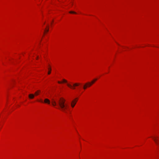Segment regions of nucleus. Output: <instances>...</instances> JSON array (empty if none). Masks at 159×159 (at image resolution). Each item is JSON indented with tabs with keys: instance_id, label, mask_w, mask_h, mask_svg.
Returning a JSON list of instances; mask_svg holds the SVG:
<instances>
[{
	"instance_id": "1",
	"label": "nucleus",
	"mask_w": 159,
	"mask_h": 159,
	"mask_svg": "<svg viewBox=\"0 0 159 159\" xmlns=\"http://www.w3.org/2000/svg\"><path fill=\"white\" fill-rule=\"evenodd\" d=\"M65 100L63 98H60L57 101V104L59 107V108L63 111L66 112L68 106L65 103Z\"/></svg>"
},
{
	"instance_id": "2",
	"label": "nucleus",
	"mask_w": 159,
	"mask_h": 159,
	"mask_svg": "<svg viewBox=\"0 0 159 159\" xmlns=\"http://www.w3.org/2000/svg\"><path fill=\"white\" fill-rule=\"evenodd\" d=\"M80 84V83H75L73 85L69 84H67V85L70 88L74 89H75V87L79 86Z\"/></svg>"
},
{
	"instance_id": "3",
	"label": "nucleus",
	"mask_w": 159,
	"mask_h": 159,
	"mask_svg": "<svg viewBox=\"0 0 159 159\" xmlns=\"http://www.w3.org/2000/svg\"><path fill=\"white\" fill-rule=\"evenodd\" d=\"M77 101V98H76L75 99L72 101L71 104V106L73 108L74 107L75 105L76 104Z\"/></svg>"
},
{
	"instance_id": "4",
	"label": "nucleus",
	"mask_w": 159,
	"mask_h": 159,
	"mask_svg": "<svg viewBox=\"0 0 159 159\" xmlns=\"http://www.w3.org/2000/svg\"><path fill=\"white\" fill-rule=\"evenodd\" d=\"M52 105L53 106H55L57 104V103L53 99H52Z\"/></svg>"
},
{
	"instance_id": "5",
	"label": "nucleus",
	"mask_w": 159,
	"mask_h": 159,
	"mask_svg": "<svg viewBox=\"0 0 159 159\" xmlns=\"http://www.w3.org/2000/svg\"><path fill=\"white\" fill-rule=\"evenodd\" d=\"M44 102L45 103H48V104H50V101L47 98H46L44 99Z\"/></svg>"
},
{
	"instance_id": "6",
	"label": "nucleus",
	"mask_w": 159,
	"mask_h": 159,
	"mask_svg": "<svg viewBox=\"0 0 159 159\" xmlns=\"http://www.w3.org/2000/svg\"><path fill=\"white\" fill-rule=\"evenodd\" d=\"M35 95L33 94H30L29 95V97L30 99H33Z\"/></svg>"
},
{
	"instance_id": "7",
	"label": "nucleus",
	"mask_w": 159,
	"mask_h": 159,
	"mask_svg": "<svg viewBox=\"0 0 159 159\" xmlns=\"http://www.w3.org/2000/svg\"><path fill=\"white\" fill-rule=\"evenodd\" d=\"M153 139L155 143L157 144V145L159 144V140L158 139H156L155 138L153 137Z\"/></svg>"
},
{
	"instance_id": "8",
	"label": "nucleus",
	"mask_w": 159,
	"mask_h": 159,
	"mask_svg": "<svg viewBox=\"0 0 159 159\" xmlns=\"http://www.w3.org/2000/svg\"><path fill=\"white\" fill-rule=\"evenodd\" d=\"M63 82L66 83L67 82V81L65 79H63V82H61L60 81H58V83L59 84H61V83H62Z\"/></svg>"
},
{
	"instance_id": "9",
	"label": "nucleus",
	"mask_w": 159,
	"mask_h": 159,
	"mask_svg": "<svg viewBox=\"0 0 159 159\" xmlns=\"http://www.w3.org/2000/svg\"><path fill=\"white\" fill-rule=\"evenodd\" d=\"M40 92V90H38L35 93L34 95L36 96H37L39 94V93Z\"/></svg>"
},
{
	"instance_id": "10",
	"label": "nucleus",
	"mask_w": 159,
	"mask_h": 159,
	"mask_svg": "<svg viewBox=\"0 0 159 159\" xmlns=\"http://www.w3.org/2000/svg\"><path fill=\"white\" fill-rule=\"evenodd\" d=\"M88 87H90L93 84L91 82H88L86 83Z\"/></svg>"
},
{
	"instance_id": "11",
	"label": "nucleus",
	"mask_w": 159,
	"mask_h": 159,
	"mask_svg": "<svg viewBox=\"0 0 159 159\" xmlns=\"http://www.w3.org/2000/svg\"><path fill=\"white\" fill-rule=\"evenodd\" d=\"M48 69L49 70V71L48 72V75L50 74L51 73V67L49 68H48Z\"/></svg>"
},
{
	"instance_id": "12",
	"label": "nucleus",
	"mask_w": 159,
	"mask_h": 159,
	"mask_svg": "<svg viewBox=\"0 0 159 159\" xmlns=\"http://www.w3.org/2000/svg\"><path fill=\"white\" fill-rule=\"evenodd\" d=\"M97 80V79H94L93 80V81H91V83L92 84H93V83H94V82L96 81Z\"/></svg>"
},
{
	"instance_id": "13",
	"label": "nucleus",
	"mask_w": 159,
	"mask_h": 159,
	"mask_svg": "<svg viewBox=\"0 0 159 159\" xmlns=\"http://www.w3.org/2000/svg\"><path fill=\"white\" fill-rule=\"evenodd\" d=\"M88 87L87 85L86 84L84 86L83 88L84 89H85Z\"/></svg>"
},
{
	"instance_id": "14",
	"label": "nucleus",
	"mask_w": 159,
	"mask_h": 159,
	"mask_svg": "<svg viewBox=\"0 0 159 159\" xmlns=\"http://www.w3.org/2000/svg\"><path fill=\"white\" fill-rule=\"evenodd\" d=\"M69 13H73V14H76V13L75 12L73 11H70L69 12Z\"/></svg>"
},
{
	"instance_id": "15",
	"label": "nucleus",
	"mask_w": 159,
	"mask_h": 159,
	"mask_svg": "<svg viewBox=\"0 0 159 159\" xmlns=\"http://www.w3.org/2000/svg\"><path fill=\"white\" fill-rule=\"evenodd\" d=\"M48 29L46 30H45V31H46L47 32H48L49 31V26H47Z\"/></svg>"
},
{
	"instance_id": "16",
	"label": "nucleus",
	"mask_w": 159,
	"mask_h": 159,
	"mask_svg": "<svg viewBox=\"0 0 159 159\" xmlns=\"http://www.w3.org/2000/svg\"><path fill=\"white\" fill-rule=\"evenodd\" d=\"M38 58H39V57H38V56H37V58H36V59H38Z\"/></svg>"
},
{
	"instance_id": "17",
	"label": "nucleus",
	"mask_w": 159,
	"mask_h": 159,
	"mask_svg": "<svg viewBox=\"0 0 159 159\" xmlns=\"http://www.w3.org/2000/svg\"><path fill=\"white\" fill-rule=\"evenodd\" d=\"M40 101L41 102H43V101Z\"/></svg>"
}]
</instances>
